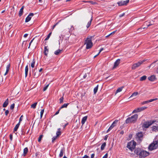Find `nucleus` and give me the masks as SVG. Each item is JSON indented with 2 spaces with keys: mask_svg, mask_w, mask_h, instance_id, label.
<instances>
[{
  "mask_svg": "<svg viewBox=\"0 0 158 158\" xmlns=\"http://www.w3.org/2000/svg\"><path fill=\"white\" fill-rule=\"evenodd\" d=\"M14 107H15V104L13 103L10 106V109L11 110H13L14 108Z\"/></svg>",
  "mask_w": 158,
  "mask_h": 158,
  "instance_id": "42",
  "label": "nucleus"
},
{
  "mask_svg": "<svg viewBox=\"0 0 158 158\" xmlns=\"http://www.w3.org/2000/svg\"><path fill=\"white\" fill-rule=\"evenodd\" d=\"M63 97H62L60 99V103H62L63 102Z\"/></svg>",
  "mask_w": 158,
  "mask_h": 158,
  "instance_id": "46",
  "label": "nucleus"
},
{
  "mask_svg": "<svg viewBox=\"0 0 158 158\" xmlns=\"http://www.w3.org/2000/svg\"><path fill=\"white\" fill-rule=\"evenodd\" d=\"M138 118V115L135 114L131 117L128 118L125 121V123L127 124L134 123L136 122Z\"/></svg>",
  "mask_w": 158,
  "mask_h": 158,
  "instance_id": "2",
  "label": "nucleus"
},
{
  "mask_svg": "<svg viewBox=\"0 0 158 158\" xmlns=\"http://www.w3.org/2000/svg\"><path fill=\"white\" fill-rule=\"evenodd\" d=\"M146 78H147L146 76L145 75L143 76L140 78V81H144V80H146Z\"/></svg>",
  "mask_w": 158,
  "mask_h": 158,
  "instance_id": "30",
  "label": "nucleus"
},
{
  "mask_svg": "<svg viewBox=\"0 0 158 158\" xmlns=\"http://www.w3.org/2000/svg\"><path fill=\"white\" fill-rule=\"evenodd\" d=\"M134 153L139 156V158H144L149 155V153L140 148H137L134 151Z\"/></svg>",
  "mask_w": 158,
  "mask_h": 158,
  "instance_id": "1",
  "label": "nucleus"
},
{
  "mask_svg": "<svg viewBox=\"0 0 158 158\" xmlns=\"http://www.w3.org/2000/svg\"><path fill=\"white\" fill-rule=\"evenodd\" d=\"M56 137H53L52 138V141H54L56 139Z\"/></svg>",
  "mask_w": 158,
  "mask_h": 158,
  "instance_id": "56",
  "label": "nucleus"
},
{
  "mask_svg": "<svg viewBox=\"0 0 158 158\" xmlns=\"http://www.w3.org/2000/svg\"><path fill=\"white\" fill-rule=\"evenodd\" d=\"M155 122L154 120L146 122L143 124L144 127L146 128H148L152 124Z\"/></svg>",
  "mask_w": 158,
  "mask_h": 158,
  "instance_id": "8",
  "label": "nucleus"
},
{
  "mask_svg": "<svg viewBox=\"0 0 158 158\" xmlns=\"http://www.w3.org/2000/svg\"><path fill=\"white\" fill-rule=\"evenodd\" d=\"M152 130L156 132L158 131V126L157 125L153 126L152 127Z\"/></svg>",
  "mask_w": 158,
  "mask_h": 158,
  "instance_id": "15",
  "label": "nucleus"
},
{
  "mask_svg": "<svg viewBox=\"0 0 158 158\" xmlns=\"http://www.w3.org/2000/svg\"><path fill=\"white\" fill-rule=\"evenodd\" d=\"M43 70V69L42 68H41L39 70V72H41Z\"/></svg>",
  "mask_w": 158,
  "mask_h": 158,
  "instance_id": "62",
  "label": "nucleus"
},
{
  "mask_svg": "<svg viewBox=\"0 0 158 158\" xmlns=\"http://www.w3.org/2000/svg\"><path fill=\"white\" fill-rule=\"evenodd\" d=\"M110 35V34H109V35H107V36H106V38H107V37H109V36H110V35Z\"/></svg>",
  "mask_w": 158,
  "mask_h": 158,
  "instance_id": "60",
  "label": "nucleus"
},
{
  "mask_svg": "<svg viewBox=\"0 0 158 158\" xmlns=\"http://www.w3.org/2000/svg\"><path fill=\"white\" fill-rule=\"evenodd\" d=\"M123 88V87H120L118 88L116 91L115 94H116L118 93L121 92L122 91Z\"/></svg>",
  "mask_w": 158,
  "mask_h": 158,
  "instance_id": "28",
  "label": "nucleus"
},
{
  "mask_svg": "<svg viewBox=\"0 0 158 158\" xmlns=\"http://www.w3.org/2000/svg\"><path fill=\"white\" fill-rule=\"evenodd\" d=\"M10 139L12 140V138H13V136H12V135L11 134H10Z\"/></svg>",
  "mask_w": 158,
  "mask_h": 158,
  "instance_id": "54",
  "label": "nucleus"
},
{
  "mask_svg": "<svg viewBox=\"0 0 158 158\" xmlns=\"http://www.w3.org/2000/svg\"><path fill=\"white\" fill-rule=\"evenodd\" d=\"M28 34H25L23 36L25 38H26V37H27V36H28Z\"/></svg>",
  "mask_w": 158,
  "mask_h": 158,
  "instance_id": "57",
  "label": "nucleus"
},
{
  "mask_svg": "<svg viewBox=\"0 0 158 158\" xmlns=\"http://www.w3.org/2000/svg\"><path fill=\"white\" fill-rule=\"evenodd\" d=\"M9 103V99L8 98L4 102L3 104V107H6Z\"/></svg>",
  "mask_w": 158,
  "mask_h": 158,
  "instance_id": "20",
  "label": "nucleus"
},
{
  "mask_svg": "<svg viewBox=\"0 0 158 158\" xmlns=\"http://www.w3.org/2000/svg\"><path fill=\"white\" fill-rule=\"evenodd\" d=\"M48 46H45L44 50V54L46 56H47L48 53Z\"/></svg>",
  "mask_w": 158,
  "mask_h": 158,
  "instance_id": "17",
  "label": "nucleus"
},
{
  "mask_svg": "<svg viewBox=\"0 0 158 158\" xmlns=\"http://www.w3.org/2000/svg\"><path fill=\"white\" fill-rule=\"evenodd\" d=\"M103 50V48H101V49H100V51H99V52H98V54H100V53Z\"/></svg>",
  "mask_w": 158,
  "mask_h": 158,
  "instance_id": "53",
  "label": "nucleus"
},
{
  "mask_svg": "<svg viewBox=\"0 0 158 158\" xmlns=\"http://www.w3.org/2000/svg\"><path fill=\"white\" fill-rule=\"evenodd\" d=\"M39 74H37L36 72L35 73H34V77L35 78H37L39 76Z\"/></svg>",
  "mask_w": 158,
  "mask_h": 158,
  "instance_id": "41",
  "label": "nucleus"
},
{
  "mask_svg": "<svg viewBox=\"0 0 158 158\" xmlns=\"http://www.w3.org/2000/svg\"><path fill=\"white\" fill-rule=\"evenodd\" d=\"M20 123H19L17 124L16 125L14 129V131H17L18 128H19L20 125Z\"/></svg>",
  "mask_w": 158,
  "mask_h": 158,
  "instance_id": "26",
  "label": "nucleus"
},
{
  "mask_svg": "<svg viewBox=\"0 0 158 158\" xmlns=\"http://www.w3.org/2000/svg\"><path fill=\"white\" fill-rule=\"evenodd\" d=\"M118 122V120H115L112 124L111 126L107 130V132H109L111 129H112L115 126V124H116Z\"/></svg>",
  "mask_w": 158,
  "mask_h": 158,
  "instance_id": "10",
  "label": "nucleus"
},
{
  "mask_svg": "<svg viewBox=\"0 0 158 158\" xmlns=\"http://www.w3.org/2000/svg\"><path fill=\"white\" fill-rule=\"evenodd\" d=\"M154 21L153 20L150 22H145L144 23L143 25H146L147 26V28L148 27L154 24Z\"/></svg>",
  "mask_w": 158,
  "mask_h": 158,
  "instance_id": "11",
  "label": "nucleus"
},
{
  "mask_svg": "<svg viewBox=\"0 0 158 158\" xmlns=\"http://www.w3.org/2000/svg\"><path fill=\"white\" fill-rule=\"evenodd\" d=\"M157 99V98H156L155 99H150V100H148V101H145L143 102L142 103V104L143 105L144 104H146V103H148L149 102H153V101H154L156 100Z\"/></svg>",
  "mask_w": 158,
  "mask_h": 158,
  "instance_id": "14",
  "label": "nucleus"
},
{
  "mask_svg": "<svg viewBox=\"0 0 158 158\" xmlns=\"http://www.w3.org/2000/svg\"><path fill=\"white\" fill-rule=\"evenodd\" d=\"M136 145V142L133 141H131L128 143L127 147L131 152L135 148Z\"/></svg>",
  "mask_w": 158,
  "mask_h": 158,
  "instance_id": "3",
  "label": "nucleus"
},
{
  "mask_svg": "<svg viewBox=\"0 0 158 158\" xmlns=\"http://www.w3.org/2000/svg\"><path fill=\"white\" fill-rule=\"evenodd\" d=\"M108 155L107 153H106L104 156L102 157V158H107Z\"/></svg>",
  "mask_w": 158,
  "mask_h": 158,
  "instance_id": "49",
  "label": "nucleus"
},
{
  "mask_svg": "<svg viewBox=\"0 0 158 158\" xmlns=\"http://www.w3.org/2000/svg\"><path fill=\"white\" fill-rule=\"evenodd\" d=\"M51 34H52V32H51L50 33L48 34V36H47L46 38L45 39V40H48L49 39V38H50V37Z\"/></svg>",
  "mask_w": 158,
  "mask_h": 158,
  "instance_id": "38",
  "label": "nucleus"
},
{
  "mask_svg": "<svg viewBox=\"0 0 158 158\" xmlns=\"http://www.w3.org/2000/svg\"><path fill=\"white\" fill-rule=\"evenodd\" d=\"M92 20V17H91V18L90 19V21L88 22V23L86 25V27L87 28H88L90 26V25L91 24V22Z\"/></svg>",
  "mask_w": 158,
  "mask_h": 158,
  "instance_id": "29",
  "label": "nucleus"
},
{
  "mask_svg": "<svg viewBox=\"0 0 158 158\" xmlns=\"http://www.w3.org/2000/svg\"><path fill=\"white\" fill-rule=\"evenodd\" d=\"M116 31H113V32H112V33H110V35H112L114 34L115 33V32H116Z\"/></svg>",
  "mask_w": 158,
  "mask_h": 158,
  "instance_id": "58",
  "label": "nucleus"
},
{
  "mask_svg": "<svg viewBox=\"0 0 158 158\" xmlns=\"http://www.w3.org/2000/svg\"><path fill=\"white\" fill-rule=\"evenodd\" d=\"M64 151V148L63 147L61 148L60 153L59 154V156L60 157H61L63 156V152Z\"/></svg>",
  "mask_w": 158,
  "mask_h": 158,
  "instance_id": "18",
  "label": "nucleus"
},
{
  "mask_svg": "<svg viewBox=\"0 0 158 158\" xmlns=\"http://www.w3.org/2000/svg\"><path fill=\"white\" fill-rule=\"evenodd\" d=\"M95 154L94 153L92 154L91 156V158H94V156Z\"/></svg>",
  "mask_w": 158,
  "mask_h": 158,
  "instance_id": "55",
  "label": "nucleus"
},
{
  "mask_svg": "<svg viewBox=\"0 0 158 158\" xmlns=\"http://www.w3.org/2000/svg\"><path fill=\"white\" fill-rule=\"evenodd\" d=\"M24 8V6H23L20 9L19 12V15L20 17L22 15H23V10Z\"/></svg>",
  "mask_w": 158,
  "mask_h": 158,
  "instance_id": "19",
  "label": "nucleus"
},
{
  "mask_svg": "<svg viewBox=\"0 0 158 158\" xmlns=\"http://www.w3.org/2000/svg\"><path fill=\"white\" fill-rule=\"evenodd\" d=\"M86 76H87L86 75V74H85V75L84 76H83L84 78H85L86 77Z\"/></svg>",
  "mask_w": 158,
  "mask_h": 158,
  "instance_id": "64",
  "label": "nucleus"
},
{
  "mask_svg": "<svg viewBox=\"0 0 158 158\" xmlns=\"http://www.w3.org/2000/svg\"><path fill=\"white\" fill-rule=\"evenodd\" d=\"M69 103H64V104L62 106H61V107L60 108V109H61L62 108H64V107H67V106H68V105H69Z\"/></svg>",
  "mask_w": 158,
  "mask_h": 158,
  "instance_id": "33",
  "label": "nucleus"
},
{
  "mask_svg": "<svg viewBox=\"0 0 158 158\" xmlns=\"http://www.w3.org/2000/svg\"><path fill=\"white\" fill-rule=\"evenodd\" d=\"M85 44L86 45V48L87 49L90 48L93 46V43L91 39L88 38L85 40Z\"/></svg>",
  "mask_w": 158,
  "mask_h": 158,
  "instance_id": "5",
  "label": "nucleus"
},
{
  "mask_svg": "<svg viewBox=\"0 0 158 158\" xmlns=\"http://www.w3.org/2000/svg\"><path fill=\"white\" fill-rule=\"evenodd\" d=\"M143 134L142 132H138L136 134V140L138 142L140 143L143 139Z\"/></svg>",
  "mask_w": 158,
  "mask_h": 158,
  "instance_id": "6",
  "label": "nucleus"
},
{
  "mask_svg": "<svg viewBox=\"0 0 158 158\" xmlns=\"http://www.w3.org/2000/svg\"><path fill=\"white\" fill-rule=\"evenodd\" d=\"M120 63V60L119 59H118V60H117L114 63L113 69H115L118 65Z\"/></svg>",
  "mask_w": 158,
  "mask_h": 158,
  "instance_id": "13",
  "label": "nucleus"
},
{
  "mask_svg": "<svg viewBox=\"0 0 158 158\" xmlns=\"http://www.w3.org/2000/svg\"><path fill=\"white\" fill-rule=\"evenodd\" d=\"M98 88V85H97L95 87L94 89V94H95L97 92Z\"/></svg>",
  "mask_w": 158,
  "mask_h": 158,
  "instance_id": "36",
  "label": "nucleus"
},
{
  "mask_svg": "<svg viewBox=\"0 0 158 158\" xmlns=\"http://www.w3.org/2000/svg\"><path fill=\"white\" fill-rule=\"evenodd\" d=\"M139 112V110H138V108H137L136 109L134 110L133 111L132 113H137V112Z\"/></svg>",
  "mask_w": 158,
  "mask_h": 158,
  "instance_id": "44",
  "label": "nucleus"
},
{
  "mask_svg": "<svg viewBox=\"0 0 158 158\" xmlns=\"http://www.w3.org/2000/svg\"><path fill=\"white\" fill-rule=\"evenodd\" d=\"M156 77L154 75H152L148 77L149 80L151 81H153L156 80Z\"/></svg>",
  "mask_w": 158,
  "mask_h": 158,
  "instance_id": "16",
  "label": "nucleus"
},
{
  "mask_svg": "<svg viewBox=\"0 0 158 158\" xmlns=\"http://www.w3.org/2000/svg\"><path fill=\"white\" fill-rule=\"evenodd\" d=\"M34 40V38H33V39H32L31 40V42H30V44H31L32 43V42H33Z\"/></svg>",
  "mask_w": 158,
  "mask_h": 158,
  "instance_id": "63",
  "label": "nucleus"
},
{
  "mask_svg": "<svg viewBox=\"0 0 158 158\" xmlns=\"http://www.w3.org/2000/svg\"><path fill=\"white\" fill-rule=\"evenodd\" d=\"M37 102H35L33 104H32L31 106V107L33 109H35L36 108V106L37 104Z\"/></svg>",
  "mask_w": 158,
  "mask_h": 158,
  "instance_id": "35",
  "label": "nucleus"
},
{
  "mask_svg": "<svg viewBox=\"0 0 158 158\" xmlns=\"http://www.w3.org/2000/svg\"><path fill=\"white\" fill-rule=\"evenodd\" d=\"M48 86H49V84H48V85H46V86L44 88L43 91H45L48 88Z\"/></svg>",
  "mask_w": 158,
  "mask_h": 158,
  "instance_id": "43",
  "label": "nucleus"
},
{
  "mask_svg": "<svg viewBox=\"0 0 158 158\" xmlns=\"http://www.w3.org/2000/svg\"><path fill=\"white\" fill-rule=\"evenodd\" d=\"M106 146V143H103V144L101 146V150H103L104 149Z\"/></svg>",
  "mask_w": 158,
  "mask_h": 158,
  "instance_id": "31",
  "label": "nucleus"
},
{
  "mask_svg": "<svg viewBox=\"0 0 158 158\" xmlns=\"http://www.w3.org/2000/svg\"><path fill=\"white\" fill-rule=\"evenodd\" d=\"M23 115H21L19 119V123H20L22 121V118H23Z\"/></svg>",
  "mask_w": 158,
  "mask_h": 158,
  "instance_id": "47",
  "label": "nucleus"
},
{
  "mask_svg": "<svg viewBox=\"0 0 158 158\" xmlns=\"http://www.w3.org/2000/svg\"><path fill=\"white\" fill-rule=\"evenodd\" d=\"M60 109H59L57 111L55 114L54 115H56L57 114H58L59 113V111Z\"/></svg>",
  "mask_w": 158,
  "mask_h": 158,
  "instance_id": "52",
  "label": "nucleus"
},
{
  "mask_svg": "<svg viewBox=\"0 0 158 158\" xmlns=\"http://www.w3.org/2000/svg\"><path fill=\"white\" fill-rule=\"evenodd\" d=\"M62 51V50H60V49H58L55 52L54 54L56 55H59L60 53H61V52Z\"/></svg>",
  "mask_w": 158,
  "mask_h": 158,
  "instance_id": "27",
  "label": "nucleus"
},
{
  "mask_svg": "<svg viewBox=\"0 0 158 158\" xmlns=\"http://www.w3.org/2000/svg\"><path fill=\"white\" fill-rule=\"evenodd\" d=\"M158 147V142L157 141H154L150 144L148 147V149L150 151H152L156 149Z\"/></svg>",
  "mask_w": 158,
  "mask_h": 158,
  "instance_id": "4",
  "label": "nucleus"
},
{
  "mask_svg": "<svg viewBox=\"0 0 158 158\" xmlns=\"http://www.w3.org/2000/svg\"><path fill=\"white\" fill-rule=\"evenodd\" d=\"M35 60L33 59L32 61V63H31V66L32 68H33L35 67Z\"/></svg>",
  "mask_w": 158,
  "mask_h": 158,
  "instance_id": "32",
  "label": "nucleus"
},
{
  "mask_svg": "<svg viewBox=\"0 0 158 158\" xmlns=\"http://www.w3.org/2000/svg\"><path fill=\"white\" fill-rule=\"evenodd\" d=\"M9 113V110H6L5 112V115H8V114Z\"/></svg>",
  "mask_w": 158,
  "mask_h": 158,
  "instance_id": "48",
  "label": "nucleus"
},
{
  "mask_svg": "<svg viewBox=\"0 0 158 158\" xmlns=\"http://www.w3.org/2000/svg\"><path fill=\"white\" fill-rule=\"evenodd\" d=\"M70 29H71V30H73V29H74V27H73V26H71V28H70Z\"/></svg>",
  "mask_w": 158,
  "mask_h": 158,
  "instance_id": "59",
  "label": "nucleus"
},
{
  "mask_svg": "<svg viewBox=\"0 0 158 158\" xmlns=\"http://www.w3.org/2000/svg\"><path fill=\"white\" fill-rule=\"evenodd\" d=\"M83 158H89V157L87 155H85Z\"/></svg>",
  "mask_w": 158,
  "mask_h": 158,
  "instance_id": "50",
  "label": "nucleus"
},
{
  "mask_svg": "<svg viewBox=\"0 0 158 158\" xmlns=\"http://www.w3.org/2000/svg\"><path fill=\"white\" fill-rule=\"evenodd\" d=\"M44 109L40 111V119L42 118V116H43V113H44Z\"/></svg>",
  "mask_w": 158,
  "mask_h": 158,
  "instance_id": "37",
  "label": "nucleus"
},
{
  "mask_svg": "<svg viewBox=\"0 0 158 158\" xmlns=\"http://www.w3.org/2000/svg\"><path fill=\"white\" fill-rule=\"evenodd\" d=\"M147 108V107L146 106H143V107H142L140 108H138V110H139V112H140L141 111H142L145 109H146Z\"/></svg>",
  "mask_w": 158,
  "mask_h": 158,
  "instance_id": "24",
  "label": "nucleus"
},
{
  "mask_svg": "<svg viewBox=\"0 0 158 158\" xmlns=\"http://www.w3.org/2000/svg\"><path fill=\"white\" fill-rule=\"evenodd\" d=\"M56 135L57 136H59L60 135V132L59 131H57L56 132Z\"/></svg>",
  "mask_w": 158,
  "mask_h": 158,
  "instance_id": "45",
  "label": "nucleus"
},
{
  "mask_svg": "<svg viewBox=\"0 0 158 158\" xmlns=\"http://www.w3.org/2000/svg\"><path fill=\"white\" fill-rule=\"evenodd\" d=\"M145 28H146L145 27H143V28H139L138 29V30H139V29H144Z\"/></svg>",
  "mask_w": 158,
  "mask_h": 158,
  "instance_id": "61",
  "label": "nucleus"
},
{
  "mask_svg": "<svg viewBox=\"0 0 158 158\" xmlns=\"http://www.w3.org/2000/svg\"><path fill=\"white\" fill-rule=\"evenodd\" d=\"M43 137V135H41L39 137L38 139V141L39 142H40L41 141Z\"/></svg>",
  "mask_w": 158,
  "mask_h": 158,
  "instance_id": "40",
  "label": "nucleus"
},
{
  "mask_svg": "<svg viewBox=\"0 0 158 158\" xmlns=\"http://www.w3.org/2000/svg\"><path fill=\"white\" fill-rule=\"evenodd\" d=\"M10 64H8L7 65L6 68V71L5 73L4 74V75H6L7 74V73L9 71V69H10Z\"/></svg>",
  "mask_w": 158,
  "mask_h": 158,
  "instance_id": "23",
  "label": "nucleus"
},
{
  "mask_svg": "<svg viewBox=\"0 0 158 158\" xmlns=\"http://www.w3.org/2000/svg\"><path fill=\"white\" fill-rule=\"evenodd\" d=\"M28 70V66L27 65L26 66L25 68V76L26 77H27V75Z\"/></svg>",
  "mask_w": 158,
  "mask_h": 158,
  "instance_id": "22",
  "label": "nucleus"
},
{
  "mask_svg": "<svg viewBox=\"0 0 158 158\" xmlns=\"http://www.w3.org/2000/svg\"><path fill=\"white\" fill-rule=\"evenodd\" d=\"M87 117L86 116H85L82 118V120H81V122L82 125H83L85 123V122L87 120Z\"/></svg>",
  "mask_w": 158,
  "mask_h": 158,
  "instance_id": "21",
  "label": "nucleus"
},
{
  "mask_svg": "<svg viewBox=\"0 0 158 158\" xmlns=\"http://www.w3.org/2000/svg\"><path fill=\"white\" fill-rule=\"evenodd\" d=\"M145 61V60L142 61H139L138 63L134 64L132 66L131 69H135L139 67Z\"/></svg>",
  "mask_w": 158,
  "mask_h": 158,
  "instance_id": "7",
  "label": "nucleus"
},
{
  "mask_svg": "<svg viewBox=\"0 0 158 158\" xmlns=\"http://www.w3.org/2000/svg\"><path fill=\"white\" fill-rule=\"evenodd\" d=\"M85 2L90 3H91L93 5L95 4L96 3L95 2H94L93 1H86Z\"/></svg>",
  "mask_w": 158,
  "mask_h": 158,
  "instance_id": "39",
  "label": "nucleus"
},
{
  "mask_svg": "<svg viewBox=\"0 0 158 158\" xmlns=\"http://www.w3.org/2000/svg\"><path fill=\"white\" fill-rule=\"evenodd\" d=\"M124 15H125V14L124 13H123L121 14L119 16V17H122Z\"/></svg>",
  "mask_w": 158,
  "mask_h": 158,
  "instance_id": "51",
  "label": "nucleus"
},
{
  "mask_svg": "<svg viewBox=\"0 0 158 158\" xmlns=\"http://www.w3.org/2000/svg\"><path fill=\"white\" fill-rule=\"evenodd\" d=\"M138 94V93L137 92H134L131 95L130 98H131L133 97H135Z\"/></svg>",
  "mask_w": 158,
  "mask_h": 158,
  "instance_id": "34",
  "label": "nucleus"
},
{
  "mask_svg": "<svg viewBox=\"0 0 158 158\" xmlns=\"http://www.w3.org/2000/svg\"><path fill=\"white\" fill-rule=\"evenodd\" d=\"M129 0H127L126 1H121L118 2L117 4L119 6H122L126 5L129 2Z\"/></svg>",
  "mask_w": 158,
  "mask_h": 158,
  "instance_id": "9",
  "label": "nucleus"
},
{
  "mask_svg": "<svg viewBox=\"0 0 158 158\" xmlns=\"http://www.w3.org/2000/svg\"><path fill=\"white\" fill-rule=\"evenodd\" d=\"M28 151V148H24L23 150V156H25L27 154Z\"/></svg>",
  "mask_w": 158,
  "mask_h": 158,
  "instance_id": "25",
  "label": "nucleus"
},
{
  "mask_svg": "<svg viewBox=\"0 0 158 158\" xmlns=\"http://www.w3.org/2000/svg\"><path fill=\"white\" fill-rule=\"evenodd\" d=\"M33 15V13H30L26 18L25 19V22L27 23L30 21L31 18V17H32Z\"/></svg>",
  "mask_w": 158,
  "mask_h": 158,
  "instance_id": "12",
  "label": "nucleus"
}]
</instances>
